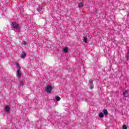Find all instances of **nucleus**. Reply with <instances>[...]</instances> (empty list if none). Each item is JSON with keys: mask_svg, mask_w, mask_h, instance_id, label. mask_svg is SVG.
I'll return each mask as SVG.
<instances>
[{"mask_svg": "<svg viewBox=\"0 0 129 129\" xmlns=\"http://www.w3.org/2000/svg\"><path fill=\"white\" fill-rule=\"evenodd\" d=\"M84 5H83V3H80L78 4V7L79 8H83Z\"/></svg>", "mask_w": 129, "mask_h": 129, "instance_id": "11", "label": "nucleus"}, {"mask_svg": "<svg viewBox=\"0 0 129 129\" xmlns=\"http://www.w3.org/2000/svg\"><path fill=\"white\" fill-rule=\"evenodd\" d=\"M87 40H88L87 36H84L83 41L84 42H85V43H87Z\"/></svg>", "mask_w": 129, "mask_h": 129, "instance_id": "12", "label": "nucleus"}, {"mask_svg": "<svg viewBox=\"0 0 129 129\" xmlns=\"http://www.w3.org/2000/svg\"><path fill=\"white\" fill-rule=\"evenodd\" d=\"M89 83H90V85H89L90 89H93V87H94L93 81L92 80H90L89 81Z\"/></svg>", "mask_w": 129, "mask_h": 129, "instance_id": "4", "label": "nucleus"}, {"mask_svg": "<svg viewBox=\"0 0 129 129\" xmlns=\"http://www.w3.org/2000/svg\"><path fill=\"white\" fill-rule=\"evenodd\" d=\"M123 95L124 97H127L128 96V92H127L126 90L124 91L123 92Z\"/></svg>", "mask_w": 129, "mask_h": 129, "instance_id": "6", "label": "nucleus"}, {"mask_svg": "<svg viewBox=\"0 0 129 129\" xmlns=\"http://www.w3.org/2000/svg\"><path fill=\"white\" fill-rule=\"evenodd\" d=\"M19 85L23 86L24 85V82L23 81H20L19 83Z\"/></svg>", "mask_w": 129, "mask_h": 129, "instance_id": "15", "label": "nucleus"}, {"mask_svg": "<svg viewBox=\"0 0 129 129\" xmlns=\"http://www.w3.org/2000/svg\"><path fill=\"white\" fill-rule=\"evenodd\" d=\"M26 56H27V54H26V53L23 52L22 53V54H21V58H22L23 59H24V58H26Z\"/></svg>", "mask_w": 129, "mask_h": 129, "instance_id": "7", "label": "nucleus"}, {"mask_svg": "<svg viewBox=\"0 0 129 129\" xmlns=\"http://www.w3.org/2000/svg\"><path fill=\"white\" fill-rule=\"evenodd\" d=\"M21 44L22 45H27V42L26 41H22V42L21 43Z\"/></svg>", "mask_w": 129, "mask_h": 129, "instance_id": "18", "label": "nucleus"}, {"mask_svg": "<svg viewBox=\"0 0 129 129\" xmlns=\"http://www.w3.org/2000/svg\"><path fill=\"white\" fill-rule=\"evenodd\" d=\"M16 65L18 67L17 73H16V75H17L18 78L19 79H20V78H21V77L22 76V72H21V66L18 62L16 63Z\"/></svg>", "mask_w": 129, "mask_h": 129, "instance_id": "1", "label": "nucleus"}, {"mask_svg": "<svg viewBox=\"0 0 129 129\" xmlns=\"http://www.w3.org/2000/svg\"><path fill=\"white\" fill-rule=\"evenodd\" d=\"M99 116L101 118H102V117H104V114H103L102 112H100L99 114Z\"/></svg>", "mask_w": 129, "mask_h": 129, "instance_id": "10", "label": "nucleus"}, {"mask_svg": "<svg viewBox=\"0 0 129 129\" xmlns=\"http://www.w3.org/2000/svg\"><path fill=\"white\" fill-rule=\"evenodd\" d=\"M10 110H11V107H10L8 105L5 106V111L6 112H10Z\"/></svg>", "mask_w": 129, "mask_h": 129, "instance_id": "5", "label": "nucleus"}, {"mask_svg": "<svg viewBox=\"0 0 129 129\" xmlns=\"http://www.w3.org/2000/svg\"><path fill=\"white\" fill-rule=\"evenodd\" d=\"M128 57H129V51L128 50L126 54L127 60H128Z\"/></svg>", "mask_w": 129, "mask_h": 129, "instance_id": "16", "label": "nucleus"}, {"mask_svg": "<svg viewBox=\"0 0 129 129\" xmlns=\"http://www.w3.org/2000/svg\"><path fill=\"white\" fill-rule=\"evenodd\" d=\"M37 12H39V13H40V12H41V11H42V7L39 6L38 8L37 9Z\"/></svg>", "mask_w": 129, "mask_h": 129, "instance_id": "14", "label": "nucleus"}, {"mask_svg": "<svg viewBox=\"0 0 129 129\" xmlns=\"http://www.w3.org/2000/svg\"><path fill=\"white\" fill-rule=\"evenodd\" d=\"M52 89L53 88H52V86L50 85H48L45 89V91L47 93H51V91H52Z\"/></svg>", "mask_w": 129, "mask_h": 129, "instance_id": "3", "label": "nucleus"}, {"mask_svg": "<svg viewBox=\"0 0 129 129\" xmlns=\"http://www.w3.org/2000/svg\"><path fill=\"white\" fill-rule=\"evenodd\" d=\"M12 27L13 29H15V30H18V29L20 28V25L18 24V23L14 22H12Z\"/></svg>", "mask_w": 129, "mask_h": 129, "instance_id": "2", "label": "nucleus"}, {"mask_svg": "<svg viewBox=\"0 0 129 129\" xmlns=\"http://www.w3.org/2000/svg\"><path fill=\"white\" fill-rule=\"evenodd\" d=\"M122 128L123 129H127V126H126V125L124 124V125H123Z\"/></svg>", "mask_w": 129, "mask_h": 129, "instance_id": "17", "label": "nucleus"}, {"mask_svg": "<svg viewBox=\"0 0 129 129\" xmlns=\"http://www.w3.org/2000/svg\"><path fill=\"white\" fill-rule=\"evenodd\" d=\"M63 51L64 53H68V51H69V48H68V47H64L63 49Z\"/></svg>", "mask_w": 129, "mask_h": 129, "instance_id": "9", "label": "nucleus"}, {"mask_svg": "<svg viewBox=\"0 0 129 129\" xmlns=\"http://www.w3.org/2000/svg\"><path fill=\"white\" fill-rule=\"evenodd\" d=\"M103 113L104 114V115H107V114H108V111H107V109H104L103 110Z\"/></svg>", "mask_w": 129, "mask_h": 129, "instance_id": "8", "label": "nucleus"}, {"mask_svg": "<svg viewBox=\"0 0 129 129\" xmlns=\"http://www.w3.org/2000/svg\"><path fill=\"white\" fill-rule=\"evenodd\" d=\"M56 101H60V99H61V98L59 97V96H56L55 97Z\"/></svg>", "mask_w": 129, "mask_h": 129, "instance_id": "13", "label": "nucleus"}]
</instances>
